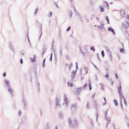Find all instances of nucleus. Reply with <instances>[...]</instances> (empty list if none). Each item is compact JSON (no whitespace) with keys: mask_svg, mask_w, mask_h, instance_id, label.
<instances>
[{"mask_svg":"<svg viewBox=\"0 0 129 129\" xmlns=\"http://www.w3.org/2000/svg\"><path fill=\"white\" fill-rule=\"evenodd\" d=\"M94 95H95V94H94V95L93 96V97H94Z\"/></svg>","mask_w":129,"mask_h":129,"instance_id":"30","label":"nucleus"},{"mask_svg":"<svg viewBox=\"0 0 129 129\" xmlns=\"http://www.w3.org/2000/svg\"><path fill=\"white\" fill-rule=\"evenodd\" d=\"M9 91L12 93V92H13V90L11 88H9Z\"/></svg>","mask_w":129,"mask_h":129,"instance_id":"15","label":"nucleus"},{"mask_svg":"<svg viewBox=\"0 0 129 129\" xmlns=\"http://www.w3.org/2000/svg\"><path fill=\"white\" fill-rule=\"evenodd\" d=\"M82 90V88H79L77 89L76 92H77L78 93H79V92H81V90Z\"/></svg>","mask_w":129,"mask_h":129,"instance_id":"4","label":"nucleus"},{"mask_svg":"<svg viewBox=\"0 0 129 129\" xmlns=\"http://www.w3.org/2000/svg\"><path fill=\"white\" fill-rule=\"evenodd\" d=\"M105 77L106 78H108V77H109V76L108 75V74H107L106 75Z\"/></svg>","mask_w":129,"mask_h":129,"instance_id":"20","label":"nucleus"},{"mask_svg":"<svg viewBox=\"0 0 129 129\" xmlns=\"http://www.w3.org/2000/svg\"><path fill=\"white\" fill-rule=\"evenodd\" d=\"M120 14L122 18H123L124 17H125V12H124V11L120 10Z\"/></svg>","mask_w":129,"mask_h":129,"instance_id":"1","label":"nucleus"},{"mask_svg":"<svg viewBox=\"0 0 129 129\" xmlns=\"http://www.w3.org/2000/svg\"><path fill=\"white\" fill-rule=\"evenodd\" d=\"M120 53H123V52H124V49H120Z\"/></svg>","mask_w":129,"mask_h":129,"instance_id":"12","label":"nucleus"},{"mask_svg":"<svg viewBox=\"0 0 129 129\" xmlns=\"http://www.w3.org/2000/svg\"><path fill=\"white\" fill-rule=\"evenodd\" d=\"M37 13H38V9H35V15H36Z\"/></svg>","mask_w":129,"mask_h":129,"instance_id":"18","label":"nucleus"},{"mask_svg":"<svg viewBox=\"0 0 129 129\" xmlns=\"http://www.w3.org/2000/svg\"><path fill=\"white\" fill-rule=\"evenodd\" d=\"M108 31H109V32H112V33H113V34L114 35H115V32H114V30H113V29H112V28H108Z\"/></svg>","mask_w":129,"mask_h":129,"instance_id":"3","label":"nucleus"},{"mask_svg":"<svg viewBox=\"0 0 129 129\" xmlns=\"http://www.w3.org/2000/svg\"><path fill=\"white\" fill-rule=\"evenodd\" d=\"M91 50L92 51H93L94 52H95V49H94V47H92L91 48Z\"/></svg>","mask_w":129,"mask_h":129,"instance_id":"13","label":"nucleus"},{"mask_svg":"<svg viewBox=\"0 0 129 129\" xmlns=\"http://www.w3.org/2000/svg\"><path fill=\"white\" fill-rule=\"evenodd\" d=\"M53 56V54H51V56H50V61H52V57Z\"/></svg>","mask_w":129,"mask_h":129,"instance_id":"17","label":"nucleus"},{"mask_svg":"<svg viewBox=\"0 0 129 129\" xmlns=\"http://www.w3.org/2000/svg\"><path fill=\"white\" fill-rule=\"evenodd\" d=\"M5 83L6 85H9V84H10V82L9 81H8L7 80H6Z\"/></svg>","mask_w":129,"mask_h":129,"instance_id":"9","label":"nucleus"},{"mask_svg":"<svg viewBox=\"0 0 129 129\" xmlns=\"http://www.w3.org/2000/svg\"><path fill=\"white\" fill-rule=\"evenodd\" d=\"M71 29V27H69L67 30V31L68 32V31H70V29Z\"/></svg>","mask_w":129,"mask_h":129,"instance_id":"16","label":"nucleus"},{"mask_svg":"<svg viewBox=\"0 0 129 129\" xmlns=\"http://www.w3.org/2000/svg\"><path fill=\"white\" fill-rule=\"evenodd\" d=\"M68 86H70L71 87H72L73 86V83H68Z\"/></svg>","mask_w":129,"mask_h":129,"instance_id":"7","label":"nucleus"},{"mask_svg":"<svg viewBox=\"0 0 129 129\" xmlns=\"http://www.w3.org/2000/svg\"><path fill=\"white\" fill-rule=\"evenodd\" d=\"M114 103L116 106L118 105V103L116 100H114Z\"/></svg>","mask_w":129,"mask_h":129,"instance_id":"6","label":"nucleus"},{"mask_svg":"<svg viewBox=\"0 0 129 129\" xmlns=\"http://www.w3.org/2000/svg\"><path fill=\"white\" fill-rule=\"evenodd\" d=\"M115 77L117 78V79H118V76H117V74L115 75Z\"/></svg>","mask_w":129,"mask_h":129,"instance_id":"23","label":"nucleus"},{"mask_svg":"<svg viewBox=\"0 0 129 129\" xmlns=\"http://www.w3.org/2000/svg\"><path fill=\"white\" fill-rule=\"evenodd\" d=\"M87 104H88V105H87V107H88V106H88V105H89L88 103H87Z\"/></svg>","mask_w":129,"mask_h":129,"instance_id":"29","label":"nucleus"},{"mask_svg":"<svg viewBox=\"0 0 129 129\" xmlns=\"http://www.w3.org/2000/svg\"><path fill=\"white\" fill-rule=\"evenodd\" d=\"M3 76H4V77H6V76H7V74H6V73H4L3 74Z\"/></svg>","mask_w":129,"mask_h":129,"instance_id":"19","label":"nucleus"},{"mask_svg":"<svg viewBox=\"0 0 129 129\" xmlns=\"http://www.w3.org/2000/svg\"><path fill=\"white\" fill-rule=\"evenodd\" d=\"M102 57H104V51L102 50L101 52Z\"/></svg>","mask_w":129,"mask_h":129,"instance_id":"14","label":"nucleus"},{"mask_svg":"<svg viewBox=\"0 0 129 129\" xmlns=\"http://www.w3.org/2000/svg\"><path fill=\"white\" fill-rule=\"evenodd\" d=\"M105 20L107 21L108 24H109V19H108V17L107 16L105 17Z\"/></svg>","mask_w":129,"mask_h":129,"instance_id":"8","label":"nucleus"},{"mask_svg":"<svg viewBox=\"0 0 129 129\" xmlns=\"http://www.w3.org/2000/svg\"><path fill=\"white\" fill-rule=\"evenodd\" d=\"M87 86V84H85L83 86V88H85V87H86Z\"/></svg>","mask_w":129,"mask_h":129,"instance_id":"21","label":"nucleus"},{"mask_svg":"<svg viewBox=\"0 0 129 129\" xmlns=\"http://www.w3.org/2000/svg\"><path fill=\"white\" fill-rule=\"evenodd\" d=\"M88 72V70L87 68L84 69V74H87Z\"/></svg>","mask_w":129,"mask_h":129,"instance_id":"5","label":"nucleus"},{"mask_svg":"<svg viewBox=\"0 0 129 129\" xmlns=\"http://www.w3.org/2000/svg\"><path fill=\"white\" fill-rule=\"evenodd\" d=\"M90 89L91 90V84H90Z\"/></svg>","mask_w":129,"mask_h":129,"instance_id":"25","label":"nucleus"},{"mask_svg":"<svg viewBox=\"0 0 129 129\" xmlns=\"http://www.w3.org/2000/svg\"><path fill=\"white\" fill-rule=\"evenodd\" d=\"M118 91L119 94V95H121V86L119 85V87H118Z\"/></svg>","mask_w":129,"mask_h":129,"instance_id":"2","label":"nucleus"},{"mask_svg":"<svg viewBox=\"0 0 129 129\" xmlns=\"http://www.w3.org/2000/svg\"><path fill=\"white\" fill-rule=\"evenodd\" d=\"M53 15V13H52V12H50L49 14H48V17H52V15Z\"/></svg>","mask_w":129,"mask_h":129,"instance_id":"10","label":"nucleus"},{"mask_svg":"<svg viewBox=\"0 0 129 129\" xmlns=\"http://www.w3.org/2000/svg\"><path fill=\"white\" fill-rule=\"evenodd\" d=\"M45 62H46V59H44L43 60V63H45Z\"/></svg>","mask_w":129,"mask_h":129,"instance_id":"26","label":"nucleus"},{"mask_svg":"<svg viewBox=\"0 0 129 129\" xmlns=\"http://www.w3.org/2000/svg\"><path fill=\"white\" fill-rule=\"evenodd\" d=\"M104 99L105 101H106V99H105V98H104Z\"/></svg>","mask_w":129,"mask_h":129,"instance_id":"28","label":"nucleus"},{"mask_svg":"<svg viewBox=\"0 0 129 129\" xmlns=\"http://www.w3.org/2000/svg\"><path fill=\"white\" fill-rule=\"evenodd\" d=\"M101 85L102 86V87H104V86L103 85V84H101Z\"/></svg>","mask_w":129,"mask_h":129,"instance_id":"27","label":"nucleus"},{"mask_svg":"<svg viewBox=\"0 0 129 129\" xmlns=\"http://www.w3.org/2000/svg\"><path fill=\"white\" fill-rule=\"evenodd\" d=\"M45 62H43V67H45Z\"/></svg>","mask_w":129,"mask_h":129,"instance_id":"24","label":"nucleus"},{"mask_svg":"<svg viewBox=\"0 0 129 129\" xmlns=\"http://www.w3.org/2000/svg\"><path fill=\"white\" fill-rule=\"evenodd\" d=\"M20 63H21V64H23V59H21Z\"/></svg>","mask_w":129,"mask_h":129,"instance_id":"22","label":"nucleus"},{"mask_svg":"<svg viewBox=\"0 0 129 129\" xmlns=\"http://www.w3.org/2000/svg\"><path fill=\"white\" fill-rule=\"evenodd\" d=\"M101 12H104V8L103 7H100V8Z\"/></svg>","mask_w":129,"mask_h":129,"instance_id":"11","label":"nucleus"}]
</instances>
